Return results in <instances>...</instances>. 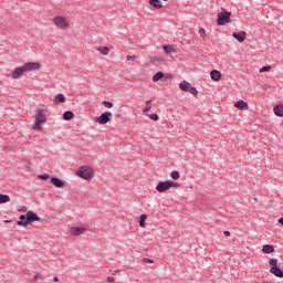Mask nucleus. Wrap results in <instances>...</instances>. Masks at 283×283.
<instances>
[{"instance_id":"f257e3e1","label":"nucleus","mask_w":283,"mask_h":283,"mask_svg":"<svg viewBox=\"0 0 283 283\" xmlns=\"http://www.w3.org/2000/svg\"><path fill=\"white\" fill-rule=\"evenodd\" d=\"M36 70H41V64L39 62H29L20 67H15L11 73V77L15 80L21 78L27 72H35Z\"/></svg>"},{"instance_id":"f03ea898","label":"nucleus","mask_w":283,"mask_h":283,"mask_svg":"<svg viewBox=\"0 0 283 283\" xmlns=\"http://www.w3.org/2000/svg\"><path fill=\"white\" fill-rule=\"evenodd\" d=\"M46 111L43 108L38 109V113L35 114V122L32 126V129L34 132H39L45 125V122L48 120V117L45 116Z\"/></svg>"},{"instance_id":"7ed1b4c3","label":"nucleus","mask_w":283,"mask_h":283,"mask_svg":"<svg viewBox=\"0 0 283 283\" xmlns=\"http://www.w3.org/2000/svg\"><path fill=\"white\" fill-rule=\"evenodd\" d=\"M76 176L83 178V180H92L94 178V169L90 166H82L76 170Z\"/></svg>"},{"instance_id":"20e7f679","label":"nucleus","mask_w":283,"mask_h":283,"mask_svg":"<svg viewBox=\"0 0 283 283\" xmlns=\"http://www.w3.org/2000/svg\"><path fill=\"white\" fill-rule=\"evenodd\" d=\"M180 187V185H178V182L172 181V180H166V181H160L157 186H156V191H158V193H165V191H169V189H176Z\"/></svg>"},{"instance_id":"39448f33","label":"nucleus","mask_w":283,"mask_h":283,"mask_svg":"<svg viewBox=\"0 0 283 283\" xmlns=\"http://www.w3.org/2000/svg\"><path fill=\"white\" fill-rule=\"evenodd\" d=\"M41 221V217L36 214V212L33 211H27V219L24 221H18V227H29V224H32V222H39Z\"/></svg>"},{"instance_id":"423d86ee","label":"nucleus","mask_w":283,"mask_h":283,"mask_svg":"<svg viewBox=\"0 0 283 283\" xmlns=\"http://www.w3.org/2000/svg\"><path fill=\"white\" fill-rule=\"evenodd\" d=\"M227 23H233L231 20V12L223 11L218 14L217 24L218 25H227Z\"/></svg>"},{"instance_id":"0eeeda50","label":"nucleus","mask_w":283,"mask_h":283,"mask_svg":"<svg viewBox=\"0 0 283 283\" xmlns=\"http://www.w3.org/2000/svg\"><path fill=\"white\" fill-rule=\"evenodd\" d=\"M269 264L271 265L270 273H272V275H275V277H283V271L277 266V259H270Z\"/></svg>"},{"instance_id":"6e6552de","label":"nucleus","mask_w":283,"mask_h":283,"mask_svg":"<svg viewBox=\"0 0 283 283\" xmlns=\"http://www.w3.org/2000/svg\"><path fill=\"white\" fill-rule=\"evenodd\" d=\"M54 25L59 28V30H70V22L64 17L57 15L53 19Z\"/></svg>"},{"instance_id":"1a4fd4ad","label":"nucleus","mask_w":283,"mask_h":283,"mask_svg":"<svg viewBox=\"0 0 283 283\" xmlns=\"http://www.w3.org/2000/svg\"><path fill=\"white\" fill-rule=\"evenodd\" d=\"M113 116L114 114H112L111 112H105L99 117L95 118V123H98V125H107V123L112 120Z\"/></svg>"},{"instance_id":"9d476101","label":"nucleus","mask_w":283,"mask_h":283,"mask_svg":"<svg viewBox=\"0 0 283 283\" xmlns=\"http://www.w3.org/2000/svg\"><path fill=\"white\" fill-rule=\"evenodd\" d=\"M169 78H171V75H169V74H165L164 72H157L154 76H153V78H151V81H153V83H158V81H169Z\"/></svg>"},{"instance_id":"9b49d317","label":"nucleus","mask_w":283,"mask_h":283,"mask_svg":"<svg viewBox=\"0 0 283 283\" xmlns=\"http://www.w3.org/2000/svg\"><path fill=\"white\" fill-rule=\"evenodd\" d=\"M85 231H87V229L84 228V227H72V228H70L71 235H75V237L83 235V233H85Z\"/></svg>"},{"instance_id":"f8f14e48","label":"nucleus","mask_w":283,"mask_h":283,"mask_svg":"<svg viewBox=\"0 0 283 283\" xmlns=\"http://www.w3.org/2000/svg\"><path fill=\"white\" fill-rule=\"evenodd\" d=\"M233 39L239 41V43H244L247 41V32L240 31V32H234L232 33Z\"/></svg>"},{"instance_id":"ddd939ff","label":"nucleus","mask_w":283,"mask_h":283,"mask_svg":"<svg viewBox=\"0 0 283 283\" xmlns=\"http://www.w3.org/2000/svg\"><path fill=\"white\" fill-rule=\"evenodd\" d=\"M234 107H237V109H240L241 112H244V111L249 109V104H247V102L240 99L239 102L234 103Z\"/></svg>"},{"instance_id":"4468645a","label":"nucleus","mask_w":283,"mask_h":283,"mask_svg":"<svg viewBox=\"0 0 283 283\" xmlns=\"http://www.w3.org/2000/svg\"><path fill=\"white\" fill-rule=\"evenodd\" d=\"M51 182L57 189H63V187H65V182H63V180H61L56 177L51 178Z\"/></svg>"},{"instance_id":"2eb2a0df","label":"nucleus","mask_w":283,"mask_h":283,"mask_svg":"<svg viewBox=\"0 0 283 283\" xmlns=\"http://www.w3.org/2000/svg\"><path fill=\"white\" fill-rule=\"evenodd\" d=\"M210 78H211V81L218 82V81H220V78H222V73H220V71H218V70H212L210 72Z\"/></svg>"},{"instance_id":"dca6fc26","label":"nucleus","mask_w":283,"mask_h":283,"mask_svg":"<svg viewBox=\"0 0 283 283\" xmlns=\"http://www.w3.org/2000/svg\"><path fill=\"white\" fill-rule=\"evenodd\" d=\"M190 87H191V83L187 81H182L181 83H179V88L181 92H188Z\"/></svg>"},{"instance_id":"f3484780","label":"nucleus","mask_w":283,"mask_h":283,"mask_svg":"<svg viewBox=\"0 0 283 283\" xmlns=\"http://www.w3.org/2000/svg\"><path fill=\"white\" fill-rule=\"evenodd\" d=\"M167 1V0H164ZM150 6H153V8H155L156 10H160L163 9V2H160V0H149Z\"/></svg>"},{"instance_id":"a211bd4d","label":"nucleus","mask_w":283,"mask_h":283,"mask_svg":"<svg viewBox=\"0 0 283 283\" xmlns=\"http://www.w3.org/2000/svg\"><path fill=\"white\" fill-rule=\"evenodd\" d=\"M60 103H65V95L57 94L54 97V105H59Z\"/></svg>"},{"instance_id":"6ab92c4d","label":"nucleus","mask_w":283,"mask_h":283,"mask_svg":"<svg viewBox=\"0 0 283 283\" xmlns=\"http://www.w3.org/2000/svg\"><path fill=\"white\" fill-rule=\"evenodd\" d=\"M273 112H274L275 116L283 117V105L274 106Z\"/></svg>"},{"instance_id":"aec40b11","label":"nucleus","mask_w":283,"mask_h":283,"mask_svg":"<svg viewBox=\"0 0 283 283\" xmlns=\"http://www.w3.org/2000/svg\"><path fill=\"white\" fill-rule=\"evenodd\" d=\"M274 251H275V248H273V245L271 244H265L262 248L263 253H273Z\"/></svg>"},{"instance_id":"412c9836","label":"nucleus","mask_w":283,"mask_h":283,"mask_svg":"<svg viewBox=\"0 0 283 283\" xmlns=\"http://www.w3.org/2000/svg\"><path fill=\"white\" fill-rule=\"evenodd\" d=\"M163 50L167 54H176V49H174V46H171V45H164Z\"/></svg>"},{"instance_id":"4be33fe9","label":"nucleus","mask_w":283,"mask_h":283,"mask_svg":"<svg viewBox=\"0 0 283 283\" xmlns=\"http://www.w3.org/2000/svg\"><path fill=\"white\" fill-rule=\"evenodd\" d=\"M10 200H11L10 196L0 193V205H6L10 202Z\"/></svg>"},{"instance_id":"5701e85b","label":"nucleus","mask_w":283,"mask_h":283,"mask_svg":"<svg viewBox=\"0 0 283 283\" xmlns=\"http://www.w3.org/2000/svg\"><path fill=\"white\" fill-rule=\"evenodd\" d=\"M138 222H139V227H142V229H145L146 227L145 222H147V214H142L139 217Z\"/></svg>"},{"instance_id":"b1692460","label":"nucleus","mask_w":283,"mask_h":283,"mask_svg":"<svg viewBox=\"0 0 283 283\" xmlns=\"http://www.w3.org/2000/svg\"><path fill=\"white\" fill-rule=\"evenodd\" d=\"M97 52L102 53L103 56H107V54H109V48H107V46H99V48H97Z\"/></svg>"},{"instance_id":"393cba45","label":"nucleus","mask_w":283,"mask_h":283,"mask_svg":"<svg viewBox=\"0 0 283 283\" xmlns=\"http://www.w3.org/2000/svg\"><path fill=\"white\" fill-rule=\"evenodd\" d=\"M63 118H64V120H72V118H74V113L71 111H66L63 114Z\"/></svg>"},{"instance_id":"a878e982","label":"nucleus","mask_w":283,"mask_h":283,"mask_svg":"<svg viewBox=\"0 0 283 283\" xmlns=\"http://www.w3.org/2000/svg\"><path fill=\"white\" fill-rule=\"evenodd\" d=\"M170 177L172 178V180H178L180 178V172L178 171H172L170 174Z\"/></svg>"},{"instance_id":"bb28decb","label":"nucleus","mask_w":283,"mask_h":283,"mask_svg":"<svg viewBox=\"0 0 283 283\" xmlns=\"http://www.w3.org/2000/svg\"><path fill=\"white\" fill-rule=\"evenodd\" d=\"M188 92L192 96H198V90L196 87H193V86H191Z\"/></svg>"},{"instance_id":"cd10ccee","label":"nucleus","mask_w":283,"mask_h":283,"mask_svg":"<svg viewBox=\"0 0 283 283\" xmlns=\"http://www.w3.org/2000/svg\"><path fill=\"white\" fill-rule=\"evenodd\" d=\"M272 67L270 65L263 66L259 70V72L262 74L263 72H271Z\"/></svg>"},{"instance_id":"c85d7f7f","label":"nucleus","mask_w":283,"mask_h":283,"mask_svg":"<svg viewBox=\"0 0 283 283\" xmlns=\"http://www.w3.org/2000/svg\"><path fill=\"white\" fill-rule=\"evenodd\" d=\"M103 105H104V107H106L107 109H112V107H114V104L111 103V102H107V101H104V102H103Z\"/></svg>"},{"instance_id":"c756f323","label":"nucleus","mask_w":283,"mask_h":283,"mask_svg":"<svg viewBox=\"0 0 283 283\" xmlns=\"http://www.w3.org/2000/svg\"><path fill=\"white\" fill-rule=\"evenodd\" d=\"M147 116L150 118V120H158L160 118L158 114H147Z\"/></svg>"},{"instance_id":"7c9ffc66","label":"nucleus","mask_w":283,"mask_h":283,"mask_svg":"<svg viewBox=\"0 0 283 283\" xmlns=\"http://www.w3.org/2000/svg\"><path fill=\"white\" fill-rule=\"evenodd\" d=\"M40 180H50V175L45 174V175H40L39 176Z\"/></svg>"},{"instance_id":"2f4dec72","label":"nucleus","mask_w":283,"mask_h":283,"mask_svg":"<svg viewBox=\"0 0 283 283\" xmlns=\"http://www.w3.org/2000/svg\"><path fill=\"white\" fill-rule=\"evenodd\" d=\"M28 220V214H21L19 222H25Z\"/></svg>"},{"instance_id":"473e14b6","label":"nucleus","mask_w":283,"mask_h":283,"mask_svg":"<svg viewBox=\"0 0 283 283\" xmlns=\"http://www.w3.org/2000/svg\"><path fill=\"white\" fill-rule=\"evenodd\" d=\"M19 211L22 212V213H28V207L21 206V208L19 209Z\"/></svg>"},{"instance_id":"72a5a7b5","label":"nucleus","mask_w":283,"mask_h":283,"mask_svg":"<svg viewBox=\"0 0 283 283\" xmlns=\"http://www.w3.org/2000/svg\"><path fill=\"white\" fill-rule=\"evenodd\" d=\"M151 111V106H146L143 108V114H147V112H150Z\"/></svg>"},{"instance_id":"f704fd0d","label":"nucleus","mask_w":283,"mask_h":283,"mask_svg":"<svg viewBox=\"0 0 283 283\" xmlns=\"http://www.w3.org/2000/svg\"><path fill=\"white\" fill-rule=\"evenodd\" d=\"M144 263H145V264H147V263L154 264V261H151L150 259H147V258H146V259H144Z\"/></svg>"},{"instance_id":"c9c22d12","label":"nucleus","mask_w":283,"mask_h":283,"mask_svg":"<svg viewBox=\"0 0 283 283\" xmlns=\"http://www.w3.org/2000/svg\"><path fill=\"white\" fill-rule=\"evenodd\" d=\"M136 59V55H128L127 61H134Z\"/></svg>"},{"instance_id":"e433bc0d","label":"nucleus","mask_w":283,"mask_h":283,"mask_svg":"<svg viewBox=\"0 0 283 283\" xmlns=\"http://www.w3.org/2000/svg\"><path fill=\"white\" fill-rule=\"evenodd\" d=\"M199 34H201V36H205V29L203 28L199 29Z\"/></svg>"},{"instance_id":"4c0bfd02","label":"nucleus","mask_w":283,"mask_h":283,"mask_svg":"<svg viewBox=\"0 0 283 283\" xmlns=\"http://www.w3.org/2000/svg\"><path fill=\"white\" fill-rule=\"evenodd\" d=\"M271 87V85H269V84H263L262 85V90H269Z\"/></svg>"},{"instance_id":"58836bf2","label":"nucleus","mask_w":283,"mask_h":283,"mask_svg":"<svg viewBox=\"0 0 283 283\" xmlns=\"http://www.w3.org/2000/svg\"><path fill=\"white\" fill-rule=\"evenodd\" d=\"M107 282L114 283V282H116V280L114 277H107Z\"/></svg>"},{"instance_id":"ea45409f","label":"nucleus","mask_w":283,"mask_h":283,"mask_svg":"<svg viewBox=\"0 0 283 283\" xmlns=\"http://www.w3.org/2000/svg\"><path fill=\"white\" fill-rule=\"evenodd\" d=\"M34 280H35V281L41 280V274H36V275L34 276Z\"/></svg>"},{"instance_id":"a19ab883","label":"nucleus","mask_w":283,"mask_h":283,"mask_svg":"<svg viewBox=\"0 0 283 283\" xmlns=\"http://www.w3.org/2000/svg\"><path fill=\"white\" fill-rule=\"evenodd\" d=\"M279 224L283 226V217L277 219Z\"/></svg>"},{"instance_id":"79ce46f5","label":"nucleus","mask_w":283,"mask_h":283,"mask_svg":"<svg viewBox=\"0 0 283 283\" xmlns=\"http://www.w3.org/2000/svg\"><path fill=\"white\" fill-rule=\"evenodd\" d=\"M223 234L227 235V237H229V235H231V232L224 231Z\"/></svg>"},{"instance_id":"37998d69","label":"nucleus","mask_w":283,"mask_h":283,"mask_svg":"<svg viewBox=\"0 0 283 283\" xmlns=\"http://www.w3.org/2000/svg\"><path fill=\"white\" fill-rule=\"evenodd\" d=\"M53 281H54V282H59V277L54 276V277H53Z\"/></svg>"},{"instance_id":"c03bdc74","label":"nucleus","mask_w":283,"mask_h":283,"mask_svg":"<svg viewBox=\"0 0 283 283\" xmlns=\"http://www.w3.org/2000/svg\"><path fill=\"white\" fill-rule=\"evenodd\" d=\"M146 103L149 105V103H151V101H147Z\"/></svg>"},{"instance_id":"a18cd8bd","label":"nucleus","mask_w":283,"mask_h":283,"mask_svg":"<svg viewBox=\"0 0 283 283\" xmlns=\"http://www.w3.org/2000/svg\"><path fill=\"white\" fill-rule=\"evenodd\" d=\"M4 222H10V220H6Z\"/></svg>"}]
</instances>
